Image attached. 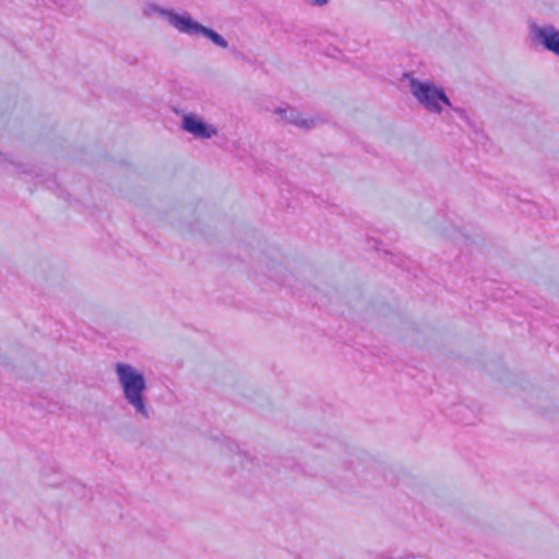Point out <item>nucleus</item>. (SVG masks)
<instances>
[{
  "instance_id": "423d86ee",
  "label": "nucleus",
  "mask_w": 559,
  "mask_h": 559,
  "mask_svg": "<svg viewBox=\"0 0 559 559\" xmlns=\"http://www.w3.org/2000/svg\"><path fill=\"white\" fill-rule=\"evenodd\" d=\"M274 114L278 115L285 122L298 127L302 130H310L314 127V119L301 117V112L292 106L276 107Z\"/></svg>"
},
{
  "instance_id": "ddd939ff",
  "label": "nucleus",
  "mask_w": 559,
  "mask_h": 559,
  "mask_svg": "<svg viewBox=\"0 0 559 559\" xmlns=\"http://www.w3.org/2000/svg\"><path fill=\"white\" fill-rule=\"evenodd\" d=\"M313 7H323L329 3V0H307Z\"/></svg>"
},
{
  "instance_id": "9b49d317",
  "label": "nucleus",
  "mask_w": 559,
  "mask_h": 559,
  "mask_svg": "<svg viewBox=\"0 0 559 559\" xmlns=\"http://www.w3.org/2000/svg\"><path fill=\"white\" fill-rule=\"evenodd\" d=\"M439 106L443 108V106L449 107L452 110V107H455L449 96L447 95L445 91H442V94L439 99Z\"/></svg>"
},
{
  "instance_id": "f8f14e48",
  "label": "nucleus",
  "mask_w": 559,
  "mask_h": 559,
  "mask_svg": "<svg viewBox=\"0 0 559 559\" xmlns=\"http://www.w3.org/2000/svg\"><path fill=\"white\" fill-rule=\"evenodd\" d=\"M452 111L455 112L463 120H467L468 119L466 110L464 108L455 106V107H452Z\"/></svg>"
},
{
  "instance_id": "0eeeda50",
  "label": "nucleus",
  "mask_w": 559,
  "mask_h": 559,
  "mask_svg": "<svg viewBox=\"0 0 559 559\" xmlns=\"http://www.w3.org/2000/svg\"><path fill=\"white\" fill-rule=\"evenodd\" d=\"M2 163H9L13 165L21 174L29 175V176H38L39 173L37 171L36 167L29 166L27 164L17 163L12 160L8 154L0 152V164Z\"/></svg>"
},
{
  "instance_id": "39448f33",
  "label": "nucleus",
  "mask_w": 559,
  "mask_h": 559,
  "mask_svg": "<svg viewBox=\"0 0 559 559\" xmlns=\"http://www.w3.org/2000/svg\"><path fill=\"white\" fill-rule=\"evenodd\" d=\"M181 129L190 134H192L195 139H211L218 133L217 128L214 124L206 122L200 116L189 112L182 116Z\"/></svg>"
},
{
  "instance_id": "6e6552de",
  "label": "nucleus",
  "mask_w": 559,
  "mask_h": 559,
  "mask_svg": "<svg viewBox=\"0 0 559 559\" xmlns=\"http://www.w3.org/2000/svg\"><path fill=\"white\" fill-rule=\"evenodd\" d=\"M138 435V429L134 425H127L119 430V436L127 441H134Z\"/></svg>"
},
{
  "instance_id": "7ed1b4c3",
  "label": "nucleus",
  "mask_w": 559,
  "mask_h": 559,
  "mask_svg": "<svg viewBox=\"0 0 559 559\" xmlns=\"http://www.w3.org/2000/svg\"><path fill=\"white\" fill-rule=\"evenodd\" d=\"M403 78L408 81V87L416 100L430 114L441 115L443 108L439 106V99L443 87L430 80L421 81L414 76L413 72H405Z\"/></svg>"
},
{
  "instance_id": "f257e3e1",
  "label": "nucleus",
  "mask_w": 559,
  "mask_h": 559,
  "mask_svg": "<svg viewBox=\"0 0 559 559\" xmlns=\"http://www.w3.org/2000/svg\"><path fill=\"white\" fill-rule=\"evenodd\" d=\"M115 372L126 402L133 407L136 415L150 418L151 408L145 397L147 384L144 373L126 362H117Z\"/></svg>"
},
{
  "instance_id": "9d476101",
  "label": "nucleus",
  "mask_w": 559,
  "mask_h": 559,
  "mask_svg": "<svg viewBox=\"0 0 559 559\" xmlns=\"http://www.w3.org/2000/svg\"><path fill=\"white\" fill-rule=\"evenodd\" d=\"M439 106L443 108V106L449 107L452 110V107H455L449 96L447 95L445 91H442V94L439 99Z\"/></svg>"
},
{
  "instance_id": "1a4fd4ad",
  "label": "nucleus",
  "mask_w": 559,
  "mask_h": 559,
  "mask_svg": "<svg viewBox=\"0 0 559 559\" xmlns=\"http://www.w3.org/2000/svg\"><path fill=\"white\" fill-rule=\"evenodd\" d=\"M226 448L228 449V451H229L230 453H235V454H237V455H239V456H242V457H243V459H246L248 462H251V459H250L249 454H248V453H246V452H243V451H241L238 444H236V443H229V444H227V445H226Z\"/></svg>"
},
{
  "instance_id": "20e7f679",
  "label": "nucleus",
  "mask_w": 559,
  "mask_h": 559,
  "mask_svg": "<svg viewBox=\"0 0 559 559\" xmlns=\"http://www.w3.org/2000/svg\"><path fill=\"white\" fill-rule=\"evenodd\" d=\"M530 38L534 45L559 57V29L554 25L539 26L535 22L530 25Z\"/></svg>"
},
{
  "instance_id": "f03ea898",
  "label": "nucleus",
  "mask_w": 559,
  "mask_h": 559,
  "mask_svg": "<svg viewBox=\"0 0 559 559\" xmlns=\"http://www.w3.org/2000/svg\"><path fill=\"white\" fill-rule=\"evenodd\" d=\"M148 9L159 13L171 26L182 34L189 36L201 35L217 47L228 48V41L221 34L194 20L189 12L178 13L174 9H165L157 4H151Z\"/></svg>"
}]
</instances>
